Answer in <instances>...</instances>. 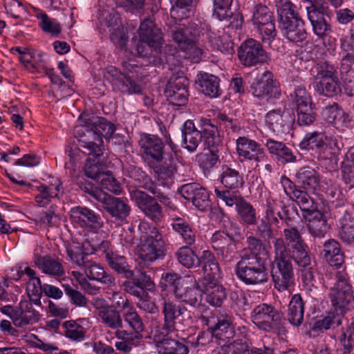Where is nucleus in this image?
Returning <instances> with one entry per match:
<instances>
[{"label": "nucleus", "instance_id": "f257e3e1", "mask_svg": "<svg viewBox=\"0 0 354 354\" xmlns=\"http://www.w3.org/2000/svg\"><path fill=\"white\" fill-rule=\"evenodd\" d=\"M198 131L191 120L185 122L182 130L183 147L189 152L196 150L203 138L204 145L209 149L218 147L221 143L218 127L209 119L201 118L198 121Z\"/></svg>", "mask_w": 354, "mask_h": 354}, {"label": "nucleus", "instance_id": "f03ea898", "mask_svg": "<svg viewBox=\"0 0 354 354\" xmlns=\"http://www.w3.org/2000/svg\"><path fill=\"white\" fill-rule=\"evenodd\" d=\"M274 260L272 263L271 276L275 288L287 290L294 284V272L290 256L286 251L285 241L279 238L274 242Z\"/></svg>", "mask_w": 354, "mask_h": 354}, {"label": "nucleus", "instance_id": "7ed1b4c3", "mask_svg": "<svg viewBox=\"0 0 354 354\" xmlns=\"http://www.w3.org/2000/svg\"><path fill=\"white\" fill-rule=\"evenodd\" d=\"M170 32L173 40L179 48L185 52L187 57L193 62H198L203 55V50L198 44L201 30L198 24L191 23L171 24Z\"/></svg>", "mask_w": 354, "mask_h": 354}, {"label": "nucleus", "instance_id": "20e7f679", "mask_svg": "<svg viewBox=\"0 0 354 354\" xmlns=\"http://www.w3.org/2000/svg\"><path fill=\"white\" fill-rule=\"evenodd\" d=\"M139 257L145 261H153L165 255L166 243L158 230L148 223L140 225Z\"/></svg>", "mask_w": 354, "mask_h": 354}, {"label": "nucleus", "instance_id": "39448f33", "mask_svg": "<svg viewBox=\"0 0 354 354\" xmlns=\"http://www.w3.org/2000/svg\"><path fill=\"white\" fill-rule=\"evenodd\" d=\"M268 261L266 257L241 255L236 263L235 272L237 277L247 285H257L267 282L269 279Z\"/></svg>", "mask_w": 354, "mask_h": 354}, {"label": "nucleus", "instance_id": "423d86ee", "mask_svg": "<svg viewBox=\"0 0 354 354\" xmlns=\"http://www.w3.org/2000/svg\"><path fill=\"white\" fill-rule=\"evenodd\" d=\"M94 127L86 130L85 138L79 139L80 147L86 149L88 154L96 157L102 155V137L110 138L115 131L114 125L103 118H96L93 122Z\"/></svg>", "mask_w": 354, "mask_h": 354}, {"label": "nucleus", "instance_id": "0eeeda50", "mask_svg": "<svg viewBox=\"0 0 354 354\" xmlns=\"http://www.w3.org/2000/svg\"><path fill=\"white\" fill-rule=\"evenodd\" d=\"M123 67L125 73H121L115 67L109 66L106 68V77L118 86V89L123 93L128 94H139L142 92L140 85L138 84L133 78L137 77L138 73L140 70V67L130 62L123 63Z\"/></svg>", "mask_w": 354, "mask_h": 354}, {"label": "nucleus", "instance_id": "6e6552de", "mask_svg": "<svg viewBox=\"0 0 354 354\" xmlns=\"http://www.w3.org/2000/svg\"><path fill=\"white\" fill-rule=\"evenodd\" d=\"M329 297L336 310L342 312L354 302V293L348 274L342 271L335 273V283L330 288Z\"/></svg>", "mask_w": 354, "mask_h": 354}, {"label": "nucleus", "instance_id": "1a4fd4ad", "mask_svg": "<svg viewBox=\"0 0 354 354\" xmlns=\"http://www.w3.org/2000/svg\"><path fill=\"white\" fill-rule=\"evenodd\" d=\"M138 33L139 41L136 53L141 57L147 56L149 48L158 49L162 44V33L151 19L141 21Z\"/></svg>", "mask_w": 354, "mask_h": 354}, {"label": "nucleus", "instance_id": "9d476101", "mask_svg": "<svg viewBox=\"0 0 354 354\" xmlns=\"http://www.w3.org/2000/svg\"><path fill=\"white\" fill-rule=\"evenodd\" d=\"M316 75L313 77V86L319 95L332 97L338 93L340 86L333 66L327 63H320L315 68Z\"/></svg>", "mask_w": 354, "mask_h": 354}, {"label": "nucleus", "instance_id": "9b49d317", "mask_svg": "<svg viewBox=\"0 0 354 354\" xmlns=\"http://www.w3.org/2000/svg\"><path fill=\"white\" fill-rule=\"evenodd\" d=\"M85 192L103 204L106 212L120 221H124L130 214L131 207L128 203L120 198L113 197L103 190L93 186H85Z\"/></svg>", "mask_w": 354, "mask_h": 354}, {"label": "nucleus", "instance_id": "f8f14e48", "mask_svg": "<svg viewBox=\"0 0 354 354\" xmlns=\"http://www.w3.org/2000/svg\"><path fill=\"white\" fill-rule=\"evenodd\" d=\"M283 235L287 243L286 251L288 256L300 268L310 266L311 261L307 252L308 246L298 230L295 227L286 228L283 230Z\"/></svg>", "mask_w": 354, "mask_h": 354}, {"label": "nucleus", "instance_id": "ddd939ff", "mask_svg": "<svg viewBox=\"0 0 354 354\" xmlns=\"http://www.w3.org/2000/svg\"><path fill=\"white\" fill-rule=\"evenodd\" d=\"M250 92L259 100L266 102L279 98L281 94L272 73L268 70L257 73L250 84Z\"/></svg>", "mask_w": 354, "mask_h": 354}, {"label": "nucleus", "instance_id": "4468645a", "mask_svg": "<svg viewBox=\"0 0 354 354\" xmlns=\"http://www.w3.org/2000/svg\"><path fill=\"white\" fill-rule=\"evenodd\" d=\"M299 147L301 149H312L320 153L322 158H328L335 153L337 148L336 138L327 137L322 132L307 133L302 140L299 142Z\"/></svg>", "mask_w": 354, "mask_h": 354}, {"label": "nucleus", "instance_id": "2eb2a0df", "mask_svg": "<svg viewBox=\"0 0 354 354\" xmlns=\"http://www.w3.org/2000/svg\"><path fill=\"white\" fill-rule=\"evenodd\" d=\"M281 313L271 304L256 306L250 313L252 322L260 330L270 331L281 319Z\"/></svg>", "mask_w": 354, "mask_h": 354}, {"label": "nucleus", "instance_id": "dca6fc26", "mask_svg": "<svg viewBox=\"0 0 354 354\" xmlns=\"http://www.w3.org/2000/svg\"><path fill=\"white\" fill-rule=\"evenodd\" d=\"M236 153L239 157L255 163L259 167L260 163L268 160V155L262 146L246 136H241L236 141Z\"/></svg>", "mask_w": 354, "mask_h": 354}, {"label": "nucleus", "instance_id": "f3484780", "mask_svg": "<svg viewBox=\"0 0 354 354\" xmlns=\"http://www.w3.org/2000/svg\"><path fill=\"white\" fill-rule=\"evenodd\" d=\"M252 20L263 41L270 42L275 37L274 16L266 6L261 4L256 6Z\"/></svg>", "mask_w": 354, "mask_h": 354}, {"label": "nucleus", "instance_id": "a211bd4d", "mask_svg": "<svg viewBox=\"0 0 354 354\" xmlns=\"http://www.w3.org/2000/svg\"><path fill=\"white\" fill-rule=\"evenodd\" d=\"M157 323L156 320L152 321L151 333L154 336L158 354H187V346L174 339L165 338L168 333L162 330L160 327L155 326Z\"/></svg>", "mask_w": 354, "mask_h": 354}, {"label": "nucleus", "instance_id": "6ab92c4d", "mask_svg": "<svg viewBox=\"0 0 354 354\" xmlns=\"http://www.w3.org/2000/svg\"><path fill=\"white\" fill-rule=\"evenodd\" d=\"M238 56L240 62L245 66L265 62L268 58L261 44L253 39H248L241 45Z\"/></svg>", "mask_w": 354, "mask_h": 354}, {"label": "nucleus", "instance_id": "aec40b11", "mask_svg": "<svg viewBox=\"0 0 354 354\" xmlns=\"http://www.w3.org/2000/svg\"><path fill=\"white\" fill-rule=\"evenodd\" d=\"M162 313L164 314L165 325L161 329L166 333L174 329L176 320L183 322L184 325L190 324L189 313L173 301L169 300L164 301Z\"/></svg>", "mask_w": 354, "mask_h": 354}, {"label": "nucleus", "instance_id": "412c9836", "mask_svg": "<svg viewBox=\"0 0 354 354\" xmlns=\"http://www.w3.org/2000/svg\"><path fill=\"white\" fill-rule=\"evenodd\" d=\"M188 80L184 76L171 79L165 93L169 102L174 106H184L188 101Z\"/></svg>", "mask_w": 354, "mask_h": 354}, {"label": "nucleus", "instance_id": "4be33fe9", "mask_svg": "<svg viewBox=\"0 0 354 354\" xmlns=\"http://www.w3.org/2000/svg\"><path fill=\"white\" fill-rule=\"evenodd\" d=\"M174 295L180 301L194 307H198L202 301V291L197 281L187 277L185 283L175 288Z\"/></svg>", "mask_w": 354, "mask_h": 354}, {"label": "nucleus", "instance_id": "5701e85b", "mask_svg": "<svg viewBox=\"0 0 354 354\" xmlns=\"http://www.w3.org/2000/svg\"><path fill=\"white\" fill-rule=\"evenodd\" d=\"M70 213L72 222L81 227L98 230L102 226L100 216L86 207H74Z\"/></svg>", "mask_w": 354, "mask_h": 354}, {"label": "nucleus", "instance_id": "b1692460", "mask_svg": "<svg viewBox=\"0 0 354 354\" xmlns=\"http://www.w3.org/2000/svg\"><path fill=\"white\" fill-rule=\"evenodd\" d=\"M178 192L184 198L191 201L200 211H205L209 206L207 192L198 183L183 185Z\"/></svg>", "mask_w": 354, "mask_h": 354}, {"label": "nucleus", "instance_id": "393cba45", "mask_svg": "<svg viewBox=\"0 0 354 354\" xmlns=\"http://www.w3.org/2000/svg\"><path fill=\"white\" fill-rule=\"evenodd\" d=\"M281 183L286 194L295 201L301 211L306 214L314 210L313 201L305 191L298 189L295 183L286 176H281Z\"/></svg>", "mask_w": 354, "mask_h": 354}, {"label": "nucleus", "instance_id": "a878e982", "mask_svg": "<svg viewBox=\"0 0 354 354\" xmlns=\"http://www.w3.org/2000/svg\"><path fill=\"white\" fill-rule=\"evenodd\" d=\"M39 192L35 196L36 203L39 207H46L51 202L52 198H59L63 192L62 183L58 178L53 177L48 183H42L37 187Z\"/></svg>", "mask_w": 354, "mask_h": 354}, {"label": "nucleus", "instance_id": "bb28decb", "mask_svg": "<svg viewBox=\"0 0 354 354\" xmlns=\"http://www.w3.org/2000/svg\"><path fill=\"white\" fill-rule=\"evenodd\" d=\"M212 337L218 342L227 343L234 335L232 317L225 313H220L215 324L209 328Z\"/></svg>", "mask_w": 354, "mask_h": 354}, {"label": "nucleus", "instance_id": "cd10ccee", "mask_svg": "<svg viewBox=\"0 0 354 354\" xmlns=\"http://www.w3.org/2000/svg\"><path fill=\"white\" fill-rule=\"evenodd\" d=\"M142 151L156 162L166 159L163 152V142L157 136L142 134L139 140Z\"/></svg>", "mask_w": 354, "mask_h": 354}, {"label": "nucleus", "instance_id": "c85d7f7f", "mask_svg": "<svg viewBox=\"0 0 354 354\" xmlns=\"http://www.w3.org/2000/svg\"><path fill=\"white\" fill-rule=\"evenodd\" d=\"M133 198L146 216L153 221H159L161 218L162 209L156 199L142 191H136Z\"/></svg>", "mask_w": 354, "mask_h": 354}, {"label": "nucleus", "instance_id": "c756f323", "mask_svg": "<svg viewBox=\"0 0 354 354\" xmlns=\"http://www.w3.org/2000/svg\"><path fill=\"white\" fill-rule=\"evenodd\" d=\"M201 291L206 301L212 306H221L227 297L226 290L221 281L201 282Z\"/></svg>", "mask_w": 354, "mask_h": 354}, {"label": "nucleus", "instance_id": "7c9ffc66", "mask_svg": "<svg viewBox=\"0 0 354 354\" xmlns=\"http://www.w3.org/2000/svg\"><path fill=\"white\" fill-rule=\"evenodd\" d=\"M309 233L314 237L323 238L326 234L329 225L324 214L314 209L305 214Z\"/></svg>", "mask_w": 354, "mask_h": 354}, {"label": "nucleus", "instance_id": "2f4dec72", "mask_svg": "<svg viewBox=\"0 0 354 354\" xmlns=\"http://www.w3.org/2000/svg\"><path fill=\"white\" fill-rule=\"evenodd\" d=\"M12 53L19 54V59L26 68L37 69L44 62V53L30 48L15 47L11 49Z\"/></svg>", "mask_w": 354, "mask_h": 354}, {"label": "nucleus", "instance_id": "473e14b6", "mask_svg": "<svg viewBox=\"0 0 354 354\" xmlns=\"http://www.w3.org/2000/svg\"><path fill=\"white\" fill-rule=\"evenodd\" d=\"M32 307L31 302L28 300L20 301L19 310H17L12 320L15 326L23 328L39 320V313L36 310H31Z\"/></svg>", "mask_w": 354, "mask_h": 354}, {"label": "nucleus", "instance_id": "72a5a7b5", "mask_svg": "<svg viewBox=\"0 0 354 354\" xmlns=\"http://www.w3.org/2000/svg\"><path fill=\"white\" fill-rule=\"evenodd\" d=\"M83 267H84L85 274L89 279L97 281L109 287L115 286V279L96 262L87 261Z\"/></svg>", "mask_w": 354, "mask_h": 354}, {"label": "nucleus", "instance_id": "f704fd0d", "mask_svg": "<svg viewBox=\"0 0 354 354\" xmlns=\"http://www.w3.org/2000/svg\"><path fill=\"white\" fill-rule=\"evenodd\" d=\"M281 26L283 36L290 41H301L306 37L304 23L300 18L281 24Z\"/></svg>", "mask_w": 354, "mask_h": 354}, {"label": "nucleus", "instance_id": "c9c22d12", "mask_svg": "<svg viewBox=\"0 0 354 354\" xmlns=\"http://www.w3.org/2000/svg\"><path fill=\"white\" fill-rule=\"evenodd\" d=\"M296 182L304 189H315L319 185V173L310 166H304L298 169L295 174Z\"/></svg>", "mask_w": 354, "mask_h": 354}, {"label": "nucleus", "instance_id": "e433bc0d", "mask_svg": "<svg viewBox=\"0 0 354 354\" xmlns=\"http://www.w3.org/2000/svg\"><path fill=\"white\" fill-rule=\"evenodd\" d=\"M34 262L42 272L53 277H61L64 274L62 263L50 256L37 257Z\"/></svg>", "mask_w": 354, "mask_h": 354}, {"label": "nucleus", "instance_id": "4c0bfd02", "mask_svg": "<svg viewBox=\"0 0 354 354\" xmlns=\"http://www.w3.org/2000/svg\"><path fill=\"white\" fill-rule=\"evenodd\" d=\"M265 146L270 153L277 156L282 162H293L296 161V156L292 150L288 148L285 143L272 138L266 140Z\"/></svg>", "mask_w": 354, "mask_h": 354}, {"label": "nucleus", "instance_id": "58836bf2", "mask_svg": "<svg viewBox=\"0 0 354 354\" xmlns=\"http://www.w3.org/2000/svg\"><path fill=\"white\" fill-rule=\"evenodd\" d=\"M129 279L131 280H127L123 283L124 290L127 292L138 298L145 295L146 292L145 289L152 290L155 288L154 283L149 277H145L143 279H140L133 276Z\"/></svg>", "mask_w": 354, "mask_h": 354}, {"label": "nucleus", "instance_id": "ea45409f", "mask_svg": "<svg viewBox=\"0 0 354 354\" xmlns=\"http://www.w3.org/2000/svg\"><path fill=\"white\" fill-rule=\"evenodd\" d=\"M103 16L105 26L110 28L111 39L120 46H124L126 41V37L122 32L118 15L115 12H107L103 14Z\"/></svg>", "mask_w": 354, "mask_h": 354}, {"label": "nucleus", "instance_id": "a19ab883", "mask_svg": "<svg viewBox=\"0 0 354 354\" xmlns=\"http://www.w3.org/2000/svg\"><path fill=\"white\" fill-rule=\"evenodd\" d=\"M197 78L198 83L205 95L217 97L221 95L219 80L217 77L207 73H200Z\"/></svg>", "mask_w": 354, "mask_h": 354}, {"label": "nucleus", "instance_id": "79ce46f5", "mask_svg": "<svg viewBox=\"0 0 354 354\" xmlns=\"http://www.w3.org/2000/svg\"><path fill=\"white\" fill-rule=\"evenodd\" d=\"M338 236L344 243L354 242V212H346L339 219Z\"/></svg>", "mask_w": 354, "mask_h": 354}, {"label": "nucleus", "instance_id": "37998d69", "mask_svg": "<svg viewBox=\"0 0 354 354\" xmlns=\"http://www.w3.org/2000/svg\"><path fill=\"white\" fill-rule=\"evenodd\" d=\"M221 183L230 189H236L243 187L244 181L242 176L235 169L223 165L220 176Z\"/></svg>", "mask_w": 354, "mask_h": 354}, {"label": "nucleus", "instance_id": "c03bdc74", "mask_svg": "<svg viewBox=\"0 0 354 354\" xmlns=\"http://www.w3.org/2000/svg\"><path fill=\"white\" fill-rule=\"evenodd\" d=\"M325 11L313 10L308 12V17L313 28L314 33L319 37H327L330 32V26L326 22L324 13Z\"/></svg>", "mask_w": 354, "mask_h": 354}, {"label": "nucleus", "instance_id": "a18cd8bd", "mask_svg": "<svg viewBox=\"0 0 354 354\" xmlns=\"http://www.w3.org/2000/svg\"><path fill=\"white\" fill-rule=\"evenodd\" d=\"M304 303L299 295L292 297L287 314L288 320L293 326L301 325L304 319Z\"/></svg>", "mask_w": 354, "mask_h": 354}, {"label": "nucleus", "instance_id": "49530a36", "mask_svg": "<svg viewBox=\"0 0 354 354\" xmlns=\"http://www.w3.org/2000/svg\"><path fill=\"white\" fill-rule=\"evenodd\" d=\"M324 252L325 259L332 266L339 267L344 262V255L340 245L334 239H330L324 243Z\"/></svg>", "mask_w": 354, "mask_h": 354}, {"label": "nucleus", "instance_id": "de8ad7c7", "mask_svg": "<svg viewBox=\"0 0 354 354\" xmlns=\"http://www.w3.org/2000/svg\"><path fill=\"white\" fill-rule=\"evenodd\" d=\"M288 115L284 111L276 109L270 111L266 116V122L268 127L274 132L279 133L285 131L287 125Z\"/></svg>", "mask_w": 354, "mask_h": 354}, {"label": "nucleus", "instance_id": "09e8293b", "mask_svg": "<svg viewBox=\"0 0 354 354\" xmlns=\"http://www.w3.org/2000/svg\"><path fill=\"white\" fill-rule=\"evenodd\" d=\"M176 256L178 262L187 268H197L201 265L200 257L188 246L180 247Z\"/></svg>", "mask_w": 354, "mask_h": 354}, {"label": "nucleus", "instance_id": "8fccbe9b", "mask_svg": "<svg viewBox=\"0 0 354 354\" xmlns=\"http://www.w3.org/2000/svg\"><path fill=\"white\" fill-rule=\"evenodd\" d=\"M276 7L281 24L300 18L296 10V6L289 0H279Z\"/></svg>", "mask_w": 354, "mask_h": 354}, {"label": "nucleus", "instance_id": "3c124183", "mask_svg": "<svg viewBox=\"0 0 354 354\" xmlns=\"http://www.w3.org/2000/svg\"><path fill=\"white\" fill-rule=\"evenodd\" d=\"M248 249L244 250L241 255H245L248 257H266V260L269 261V252L263 245L261 240L254 237L249 236L247 239Z\"/></svg>", "mask_w": 354, "mask_h": 354}, {"label": "nucleus", "instance_id": "603ef678", "mask_svg": "<svg viewBox=\"0 0 354 354\" xmlns=\"http://www.w3.org/2000/svg\"><path fill=\"white\" fill-rule=\"evenodd\" d=\"M23 339L31 346L44 351L46 354H71L67 351L59 350L53 344L41 341L34 334L25 335Z\"/></svg>", "mask_w": 354, "mask_h": 354}, {"label": "nucleus", "instance_id": "864d4df0", "mask_svg": "<svg viewBox=\"0 0 354 354\" xmlns=\"http://www.w3.org/2000/svg\"><path fill=\"white\" fill-rule=\"evenodd\" d=\"M124 322L136 333L135 337L138 338L139 335L145 330L142 319L133 307L128 308L122 314Z\"/></svg>", "mask_w": 354, "mask_h": 354}, {"label": "nucleus", "instance_id": "5fc2aeb1", "mask_svg": "<svg viewBox=\"0 0 354 354\" xmlns=\"http://www.w3.org/2000/svg\"><path fill=\"white\" fill-rule=\"evenodd\" d=\"M64 335L74 342H82L84 339L86 330L75 321H67L63 324Z\"/></svg>", "mask_w": 354, "mask_h": 354}, {"label": "nucleus", "instance_id": "6e6d98bb", "mask_svg": "<svg viewBox=\"0 0 354 354\" xmlns=\"http://www.w3.org/2000/svg\"><path fill=\"white\" fill-rule=\"evenodd\" d=\"M290 98L292 102L296 106V109L315 105L310 94L302 85L295 88L294 91L290 94Z\"/></svg>", "mask_w": 354, "mask_h": 354}, {"label": "nucleus", "instance_id": "4d7b16f0", "mask_svg": "<svg viewBox=\"0 0 354 354\" xmlns=\"http://www.w3.org/2000/svg\"><path fill=\"white\" fill-rule=\"evenodd\" d=\"M85 245L79 243H68L66 245V252L69 260L79 267H83L87 261L85 260L88 252L84 250Z\"/></svg>", "mask_w": 354, "mask_h": 354}, {"label": "nucleus", "instance_id": "13d9d810", "mask_svg": "<svg viewBox=\"0 0 354 354\" xmlns=\"http://www.w3.org/2000/svg\"><path fill=\"white\" fill-rule=\"evenodd\" d=\"M212 46L223 53L231 54L234 52V44L230 37L223 32L218 36L211 33L209 37Z\"/></svg>", "mask_w": 354, "mask_h": 354}, {"label": "nucleus", "instance_id": "bf43d9fd", "mask_svg": "<svg viewBox=\"0 0 354 354\" xmlns=\"http://www.w3.org/2000/svg\"><path fill=\"white\" fill-rule=\"evenodd\" d=\"M106 260L110 267L118 273H124L127 278H131L133 276V272L127 268L124 257L114 252H109L106 254Z\"/></svg>", "mask_w": 354, "mask_h": 354}, {"label": "nucleus", "instance_id": "052dcab7", "mask_svg": "<svg viewBox=\"0 0 354 354\" xmlns=\"http://www.w3.org/2000/svg\"><path fill=\"white\" fill-rule=\"evenodd\" d=\"M241 333H244V339H236L232 343L226 344L230 351L229 354H249L250 344L247 338L248 330L243 326L239 328Z\"/></svg>", "mask_w": 354, "mask_h": 354}, {"label": "nucleus", "instance_id": "680f3d73", "mask_svg": "<svg viewBox=\"0 0 354 354\" xmlns=\"http://www.w3.org/2000/svg\"><path fill=\"white\" fill-rule=\"evenodd\" d=\"M233 0H214L213 16L220 21L230 18L232 12L231 6Z\"/></svg>", "mask_w": 354, "mask_h": 354}, {"label": "nucleus", "instance_id": "e2e57ef3", "mask_svg": "<svg viewBox=\"0 0 354 354\" xmlns=\"http://www.w3.org/2000/svg\"><path fill=\"white\" fill-rule=\"evenodd\" d=\"M98 317L106 326L113 330L122 327V319L119 312L111 307Z\"/></svg>", "mask_w": 354, "mask_h": 354}, {"label": "nucleus", "instance_id": "0e129e2a", "mask_svg": "<svg viewBox=\"0 0 354 354\" xmlns=\"http://www.w3.org/2000/svg\"><path fill=\"white\" fill-rule=\"evenodd\" d=\"M101 186L100 189H106L115 194L121 193V187L116 179L109 173L103 172L98 176L97 181Z\"/></svg>", "mask_w": 354, "mask_h": 354}, {"label": "nucleus", "instance_id": "69168bd1", "mask_svg": "<svg viewBox=\"0 0 354 354\" xmlns=\"http://www.w3.org/2000/svg\"><path fill=\"white\" fill-rule=\"evenodd\" d=\"M328 201L335 204L336 207L343 205L346 201V193L338 184L334 183L328 186L326 190Z\"/></svg>", "mask_w": 354, "mask_h": 354}, {"label": "nucleus", "instance_id": "338daca9", "mask_svg": "<svg viewBox=\"0 0 354 354\" xmlns=\"http://www.w3.org/2000/svg\"><path fill=\"white\" fill-rule=\"evenodd\" d=\"M41 29L51 35H58L61 32L60 24L55 19L50 18L45 12H40L37 14Z\"/></svg>", "mask_w": 354, "mask_h": 354}, {"label": "nucleus", "instance_id": "774afa93", "mask_svg": "<svg viewBox=\"0 0 354 354\" xmlns=\"http://www.w3.org/2000/svg\"><path fill=\"white\" fill-rule=\"evenodd\" d=\"M236 209L243 222L249 225H253L256 223L257 218L255 209L244 199L237 204V207Z\"/></svg>", "mask_w": 354, "mask_h": 354}]
</instances>
